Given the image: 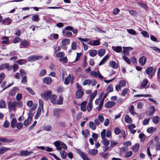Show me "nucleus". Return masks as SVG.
Here are the masks:
<instances>
[{"label": "nucleus", "mask_w": 160, "mask_h": 160, "mask_svg": "<svg viewBox=\"0 0 160 160\" xmlns=\"http://www.w3.org/2000/svg\"><path fill=\"white\" fill-rule=\"evenodd\" d=\"M156 71V68L154 69L152 67H150L146 69V74L148 75L149 78L151 79L154 76Z\"/></svg>", "instance_id": "nucleus-1"}, {"label": "nucleus", "mask_w": 160, "mask_h": 160, "mask_svg": "<svg viewBox=\"0 0 160 160\" xmlns=\"http://www.w3.org/2000/svg\"><path fill=\"white\" fill-rule=\"evenodd\" d=\"M43 57L40 55H32L28 57L27 59L29 62H33L41 59Z\"/></svg>", "instance_id": "nucleus-2"}, {"label": "nucleus", "mask_w": 160, "mask_h": 160, "mask_svg": "<svg viewBox=\"0 0 160 160\" xmlns=\"http://www.w3.org/2000/svg\"><path fill=\"white\" fill-rule=\"evenodd\" d=\"M52 92L50 90H47L41 94L42 97L44 99L49 98L52 94Z\"/></svg>", "instance_id": "nucleus-3"}, {"label": "nucleus", "mask_w": 160, "mask_h": 160, "mask_svg": "<svg viewBox=\"0 0 160 160\" xmlns=\"http://www.w3.org/2000/svg\"><path fill=\"white\" fill-rule=\"evenodd\" d=\"M90 74L91 76L94 77L95 78L98 77L101 79L104 78V77L102 75L99 71L98 70L97 72L92 71L90 72Z\"/></svg>", "instance_id": "nucleus-4"}, {"label": "nucleus", "mask_w": 160, "mask_h": 160, "mask_svg": "<svg viewBox=\"0 0 160 160\" xmlns=\"http://www.w3.org/2000/svg\"><path fill=\"white\" fill-rule=\"evenodd\" d=\"M8 106L9 110H16V102H8Z\"/></svg>", "instance_id": "nucleus-5"}, {"label": "nucleus", "mask_w": 160, "mask_h": 160, "mask_svg": "<svg viewBox=\"0 0 160 160\" xmlns=\"http://www.w3.org/2000/svg\"><path fill=\"white\" fill-rule=\"evenodd\" d=\"M109 93V92H106L104 94L103 98L102 99V100L99 106H98V107L97 108L98 110V111H100L101 110V109L102 108L103 106V105L104 100L105 98L108 96V94Z\"/></svg>", "instance_id": "nucleus-6"}, {"label": "nucleus", "mask_w": 160, "mask_h": 160, "mask_svg": "<svg viewBox=\"0 0 160 160\" xmlns=\"http://www.w3.org/2000/svg\"><path fill=\"white\" fill-rule=\"evenodd\" d=\"M147 61L146 57L143 56L140 58L139 60V62L141 66H144L146 63Z\"/></svg>", "instance_id": "nucleus-7"}, {"label": "nucleus", "mask_w": 160, "mask_h": 160, "mask_svg": "<svg viewBox=\"0 0 160 160\" xmlns=\"http://www.w3.org/2000/svg\"><path fill=\"white\" fill-rule=\"evenodd\" d=\"M28 18L29 19H32V20H38L39 19V16L37 15L26 16L23 17V19H25Z\"/></svg>", "instance_id": "nucleus-8"}, {"label": "nucleus", "mask_w": 160, "mask_h": 160, "mask_svg": "<svg viewBox=\"0 0 160 160\" xmlns=\"http://www.w3.org/2000/svg\"><path fill=\"white\" fill-rule=\"evenodd\" d=\"M53 115L57 118H60L61 115V109L56 108L54 109L53 112Z\"/></svg>", "instance_id": "nucleus-9"}, {"label": "nucleus", "mask_w": 160, "mask_h": 160, "mask_svg": "<svg viewBox=\"0 0 160 160\" xmlns=\"http://www.w3.org/2000/svg\"><path fill=\"white\" fill-rule=\"evenodd\" d=\"M0 141L2 142L10 143L14 142L15 141V140L13 139H8L7 138L2 137L0 138Z\"/></svg>", "instance_id": "nucleus-10"}, {"label": "nucleus", "mask_w": 160, "mask_h": 160, "mask_svg": "<svg viewBox=\"0 0 160 160\" xmlns=\"http://www.w3.org/2000/svg\"><path fill=\"white\" fill-rule=\"evenodd\" d=\"M115 104L116 103L115 102L109 101L105 103L104 106L107 108H110L114 106Z\"/></svg>", "instance_id": "nucleus-11"}, {"label": "nucleus", "mask_w": 160, "mask_h": 160, "mask_svg": "<svg viewBox=\"0 0 160 160\" xmlns=\"http://www.w3.org/2000/svg\"><path fill=\"white\" fill-rule=\"evenodd\" d=\"M84 92L81 89L78 90L76 94V97L77 98L80 99L83 95Z\"/></svg>", "instance_id": "nucleus-12"}, {"label": "nucleus", "mask_w": 160, "mask_h": 160, "mask_svg": "<svg viewBox=\"0 0 160 160\" xmlns=\"http://www.w3.org/2000/svg\"><path fill=\"white\" fill-rule=\"evenodd\" d=\"M61 143V141H57L54 142V145L58 151H60L62 149Z\"/></svg>", "instance_id": "nucleus-13"}, {"label": "nucleus", "mask_w": 160, "mask_h": 160, "mask_svg": "<svg viewBox=\"0 0 160 160\" xmlns=\"http://www.w3.org/2000/svg\"><path fill=\"white\" fill-rule=\"evenodd\" d=\"M57 98V96L53 94H51L49 99L52 103L54 104H56Z\"/></svg>", "instance_id": "nucleus-14"}, {"label": "nucleus", "mask_w": 160, "mask_h": 160, "mask_svg": "<svg viewBox=\"0 0 160 160\" xmlns=\"http://www.w3.org/2000/svg\"><path fill=\"white\" fill-rule=\"evenodd\" d=\"M52 82V79L49 77H45L43 79V82L47 84H50Z\"/></svg>", "instance_id": "nucleus-15"}, {"label": "nucleus", "mask_w": 160, "mask_h": 160, "mask_svg": "<svg viewBox=\"0 0 160 160\" xmlns=\"http://www.w3.org/2000/svg\"><path fill=\"white\" fill-rule=\"evenodd\" d=\"M10 148L4 147H0V154H3L8 151L10 150Z\"/></svg>", "instance_id": "nucleus-16"}, {"label": "nucleus", "mask_w": 160, "mask_h": 160, "mask_svg": "<svg viewBox=\"0 0 160 160\" xmlns=\"http://www.w3.org/2000/svg\"><path fill=\"white\" fill-rule=\"evenodd\" d=\"M140 147V145L138 143H136L132 147V150L135 152H138Z\"/></svg>", "instance_id": "nucleus-17"}, {"label": "nucleus", "mask_w": 160, "mask_h": 160, "mask_svg": "<svg viewBox=\"0 0 160 160\" xmlns=\"http://www.w3.org/2000/svg\"><path fill=\"white\" fill-rule=\"evenodd\" d=\"M97 91H94L92 94L90 95L89 100V102H92V101L95 96L97 94Z\"/></svg>", "instance_id": "nucleus-18"}, {"label": "nucleus", "mask_w": 160, "mask_h": 160, "mask_svg": "<svg viewBox=\"0 0 160 160\" xmlns=\"http://www.w3.org/2000/svg\"><path fill=\"white\" fill-rule=\"evenodd\" d=\"M109 66L112 68L114 69H117L118 68V65L117 63L113 61H111L110 62Z\"/></svg>", "instance_id": "nucleus-19"}, {"label": "nucleus", "mask_w": 160, "mask_h": 160, "mask_svg": "<svg viewBox=\"0 0 160 160\" xmlns=\"http://www.w3.org/2000/svg\"><path fill=\"white\" fill-rule=\"evenodd\" d=\"M112 48L113 50L117 52H120L122 50V48L120 46H112Z\"/></svg>", "instance_id": "nucleus-20"}, {"label": "nucleus", "mask_w": 160, "mask_h": 160, "mask_svg": "<svg viewBox=\"0 0 160 160\" xmlns=\"http://www.w3.org/2000/svg\"><path fill=\"white\" fill-rule=\"evenodd\" d=\"M17 90H18V88L17 87H14L10 92L9 93L10 95L12 96H14L16 94Z\"/></svg>", "instance_id": "nucleus-21"}, {"label": "nucleus", "mask_w": 160, "mask_h": 160, "mask_svg": "<svg viewBox=\"0 0 160 160\" xmlns=\"http://www.w3.org/2000/svg\"><path fill=\"white\" fill-rule=\"evenodd\" d=\"M32 117L28 116L27 119L25 120L24 122V125L25 126L28 125L31 122Z\"/></svg>", "instance_id": "nucleus-22"}, {"label": "nucleus", "mask_w": 160, "mask_h": 160, "mask_svg": "<svg viewBox=\"0 0 160 160\" xmlns=\"http://www.w3.org/2000/svg\"><path fill=\"white\" fill-rule=\"evenodd\" d=\"M17 123V120L15 118H13L11 122V127L12 128H14L16 126Z\"/></svg>", "instance_id": "nucleus-23"}, {"label": "nucleus", "mask_w": 160, "mask_h": 160, "mask_svg": "<svg viewBox=\"0 0 160 160\" xmlns=\"http://www.w3.org/2000/svg\"><path fill=\"white\" fill-rule=\"evenodd\" d=\"M97 51L96 50L93 49L90 51L89 52V55L92 57H94L96 55Z\"/></svg>", "instance_id": "nucleus-24"}, {"label": "nucleus", "mask_w": 160, "mask_h": 160, "mask_svg": "<svg viewBox=\"0 0 160 160\" xmlns=\"http://www.w3.org/2000/svg\"><path fill=\"white\" fill-rule=\"evenodd\" d=\"M29 44V42L27 40H23L22 41L20 45V47L21 48H22V47H21V45H22L25 47H27Z\"/></svg>", "instance_id": "nucleus-25"}, {"label": "nucleus", "mask_w": 160, "mask_h": 160, "mask_svg": "<svg viewBox=\"0 0 160 160\" xmlns=\"http://www.w3.org/2000/svg\"><path fill=\"white\" fill-rule=\"evenodd\" d=\"M105 50L104 49H99L98 52V55L100 57L103 56L105 53Z\"/></svg>", "instance_id": "nucleus-26"}, {"label": "nucleus", "mask_w": 160, "mask_h": 160, "mask_svg": "<svg viewBox=\"0 0 160 160\" xmlns=\"http://www.w3.org/2000/svg\"><path fill=\"white\" fill-rule=\"evenodd\" d=\"M87 102L86 101L83 102L81 104V110L85 111L86 110V105Z\"/></svg>", "instance_id": "nucleus-27"}, {"label": "nucleus", "mask_w": 160, "mask_h": 160, "mask_svg": "<svg viewBox=\"0 0 160 160\" xmlns=\"http://www.w3.org/2000/svg\"><path fill=\"white\" fill-rule=\"evenodd\" d=\"M89 127L93 130H95L96 128V125L92 121H90L89 123Z\"/></svg>", "instance_id": "nucleus-28"}, {"label": "nucleus", "mask_w": 160, "mask_h": 160, "mask_svg": "<svg viewBox=\"0 0 160 160\" xmlns=\"http://www.w3.org/2000/svg\"><path fill=\"white\" fill-rule=\"evenodd\" d=\"M63 98L61 96H60L59 97L58 99L56 101V104L57 105H62L63 103Z\"/></svg>", "instance_id": "nucleus-29"}, {"label": "nucleus", "mask_w": 160, "mask_h": 160, "mask_svg": "<svg viewBox=\"0 0 160 160\" xmlns=\"http://www.w3.org/2000/svg\"><path fill=\"white\" fill-rule=\"evenodd\" d=\"M123 53L125 54H127L129 51L132 49V48L130 47H123Z\"/></svg>", "instance_id": "nucleus-30"}, {"label": "nucleus", "mask_w": 160, "mask_h": 160, "mask_svg": "<svg viewBox=\"0 0 160 160\" xmlns=\"http://www.w3.org/2000/svg\"><path fill=\"white\" fill-rule=\"evenodd\" d=\"M156 130V128L155 127H151L147 129V132L149 133H151Z\"/></svg>", "instance_id": "nucleus-31"}, {"label": "nucleus", "mask_w": 160, "mask_h": 160, "mask_svg": "<svg viewBox=\"0 0 160 160\" xmlns=\"http://www.w3.org/2000/svg\"><path fill=\"white\" fill-rule=\"evenodd\" d=\"M125 121L127 123H130L132 122V121L130 117L128 115H127L125 116Z\"/></svg>", "instance_id": "nucleus-32"}, {"label": "nucleus", "mask_w": 160, "mask_h": 160, "mask_svg": "<svg viewBox=\"0 0 160 160\" xmlns=\"http://www.w3.org/2000/svg\"><path fill=\"white\" fill-rule=\"evenodd\" d=\"M62 44L67 45L70 44V40L69 39H63L62 41Z\"/></svg>", "instance_id": "nucleus-33"}, {"label": "nucleus", "mask_w": 160, "mask_h": 160, "mask_svg": "<svg viewBox=\"0 0 160 160\" xmlns=\"http://www.w3.org/2000/svg\"><path fill=\"white\" fill-rule=\"evenodd\" d=\"M129 112L132 115L136 114L137 113L134 111V108L133 105H131L129 108Z\"/></svg>", "instance_id": "nucleus-34"}, {"label": "nucleus", "mask_w": 160, "mask_h": 160, "mask_svg": "<svg viewBox=\"0 0 160 160\" xmlns=\"http://www.w3.org/2000/svg\"><path fill=\"white\" fill-rule=\"evenodd\" d=\"M108 58V55H106L102 59L101 61L99 63V65L101 66L107 60Z\"/></svg>", "instance_id": "nucleus-35"}, {"label": "nucleus", "mask_w": 160, "mask_h": 160, "mask_svg": "<svg viewBox=\"0 0 160 160\" xmlns=\"http://www.w3.org/2000/svg\"><path fill=\"white\" fill-rule=\"evenodd\" d=\"M88 153L91 155H95L98 153V151L97 149H92L89 151Z\"/></svg>", "instance_id": "nucleus-36"}, {"label": "nucleus", "mask_w": 160, "mask_h": 160, "mask_svg": "<svg viewBox=\"0 0 160 160\" xmlns=\"http://www.w3.org/2000/svg\"><path fill=\"white\" fill-rule=\"evenodd\" d=\"M62 32L63 35L66 37H69L72 36V33L71 32L69 31L65 32L64 30H63Z\"/></svg>", "instance_id": "nucleus-37"}, {"label": "nucleus", "mask_w": 160, "mask_h": 160, "mask_svg": "<svg viewBox=\"0 0 160 160\" xmlns=\"http://www.w3.org/2000/svg\"><path fill=\"white\" fill-rule=\"evenodd\" d=\"M160 118L158 116H156L153 118L152 121L154 123L157 124H158Z\"/></svg>", "instance_id": "nucleus-38"}, {"label": "nucleus", "mask_w": 160, "mask_h": 160, "mask_svg": "<svg viewBox=\"0 0 160 160\" xmlns=\"http://www.w3.org/2000/svg\"><path fill=\"white\" fill-rule=\"evenodd\" d=\"M27 62V61L26 59H20L18 60L17 61V62L20 65H22L23 64L26 63Z\"/></svg>", "instance_id": "nucleus-39"}, {"label": "nucleus", "mask_w": 160, "mask_h": 160, "mask_svg": "<svg viewBox=\"0 0 160 160\" xmlns=\"http://www.w3.org/2000/svg\"><path fill=\"white\" fill-rule=\"evenodd\" d=\"M71 80V75L70 74L69 75L68 77L65 79L64 83L65 85L68 84Z\"/></svg>", "instance_id": "nucleus-40"}, {"label": "nucleus", "mask_w": 160, "mask_h": 160, "mask_svg": "<svg viewBox=\"0 0 160 160\" xmlns=\"http://www.w3.org/2000/svg\"><path fill=\"white\" fill-rule=\"evenodd\" d=\"M65 55V53L63 52H58L56 55V57L58 58H61L64 57Z\"/></svg>", "instance_id": "nucleus-41"}, {"label": "nucleus", "mask_w": 160, "mask_h": 160, "mask_svg": "<svg viewBox=\"0 0 160 160\" xmlns=\"http://www.w3.org/2000/svg\"><path fill=\"white\" fill-rule=\"evenodd\" d=\"M132 152L131 151H128L125 154L124 157L126 158H129L132 156Z\"/></svg>", "instance_id": "nucleus-42"}, {"label": "nucleus", "mask_w": 160, "mask_h": 160, "mask_svg": "<svg viewBox=\"0 0 160 160\" xmlns=\"http://www.w3.org/2000/svg\"><path fill=\"white\" fill-rule=\"evenodd\" d=\"M6 107L5 102L3 100H0V108H5Z\"/></svg>", "instance_id": "nucleus-43"}, {"label": "nucleus", "mask_w": 160, "mask_h": 160, "mask_svg": "<svg viewBox=\"0 0 160 160\" xmlns=\"http://www.w3.org/2000/svg\"><path fill=\"white\" fill-rule=\"evenodd\" d=\"M102 139V142L105 146H107L109 144V141L107 139L105 138Z\"/></svg>", "instance_id": "nucleus-44"}, {"label": "nucleus", "mask_w": 160, "mask_h": 160, "mask_svg": "<svg viewBox=\"0 0 160 160\" xmlns=\"http://www.w3.org/2000/svg\"><path fill=\"white\" fill-rule=\"evenodd\" d=\"M42 128L45 131H49L51 130L52 127L50 125H48L44 126Z\"/></svg>", "instance_id": "nucleus-45"}, {"label": "nucleus", "mask_w": 160, "mask_h": 160, "mask_svg": "<svg viewBox=\"0 0 160 160\" xmlns=\"http://www.w3.org/2000/svg\"><path fill=\"white\" fill-rule=\"evenodd\" d=\"M41 109L39 108H38L37 112L36 113V114L35 115V116L34 117V119H38L39 117L41 115Z\"/></svg>", "instance_id": "nucleus-46"}, {"label": "nucleus", "mask_w": 160, "mask_h": 160, "mask_svg": "<svg viewBox=\"0 0 160 160\" xmlns=\"http://www.w3.org/2000/svg\"><path fill=\"white\" fill-rule=\"evenodd\" d=\"M9 67V64L8 63H4L2 64L0 66V70L7 68H8Z\"/></svg>", "instance_id": "nucleus-47"}, {"label": "nucleus", "mask_w": 160, "mask_h": 160, "mask_svg": "<svg viewBox=\"0 0 160 160\" xmlns=\"http://www.w3.org/2000/svg\"><path fill=\"white\" fill-rule=\"evenodd\" d=\"M77 48V45L76 42H72L71 43V49L73 50H75Z\"/></svg>", "instance_id": "nucleus-48"}, {"label": "nucleus", "mask_w": 160, "mask_h": 160, "mask_svg": "<svg viewBox=\"0 0 160 160\" xmlns=\"http://www.w3.org/2000/svg\"><path fill=\"white\" fill-rule=\"evenodd\" d=\"M60 154L62 158L63 159H65L67 158V154L64 150H63L60 152Z\"/></svg>", "instance_id": "nucleus-49"}, {"label": "nucleus", "mask_w": 160, "mask_h": 160, "mask_svg": "<svg viewBox=\"0 0 160 160\" xmlns=\"http://www.w3.org/2000/svg\"><path fill=\"white\" fill-rule=\"evenodd\" d=\"M20 155L22 156H26L28 155V151L27 150L21 151L19 152Z\"/></svg>", "instance_id": "nucleus-50"}, {"label": "nucleus", "mask_w": 160, "mask_h": 160, "mask_svg": "<svg viewBox=\"0 0 160 160\" xmlns=\"http://www.w3.org/2000/svg\"><path fill=\"white\" fill-rule=\"evenodd\" d=\"M91 80L89 79H87L85 80L82 83V85L85 86L87 85H90L91 83Z\"/></svg>", "instance_id": "nucleus-51"}, {"label": "nucleus", "mask_w": 160, "mask_h": 160, "mask_svg": "<svg viewBox=\"0 0 160 160\" xmlns=\"http://www.w3.org/2000/svg\"><path fill=\"white\" fill-rule=\"evenodd\" d=\"M113 88L112 85L110 84L107 88V91L109 92H112L113 91Z\"/></svg>", "instance_id": "nucleus-52"}, {"label": "nucleus", "mask_w": 160, "mask_h": 160, "mask_svg": "<svg viewBox=\"0 0 160 160\" xmlns=\"http://www.w3.org/2000/svg\"><path fill=\"white\" fill-rule=\"evenodd\" d=\"M92 108V102H88L87 107V110L88 112L90 111Z\"/></svg>", "instance_id": "nucleus-53"}, {"label": "nucleus", "mask_w": 160, "mask_h": 160, "mask_svg": "<svg viewBox=\"0 0 160 160\" xmlns=\"http://www.w3.org/2000/svg\"><path fill=\"white\" fill-rule=\"evenodd\" d=\"M53 48L54 49L53 54H56L61 50V47L60 46H54Z\"/></svg>", "instance_id": "nucleus-54"}, {"label": "nucleus", "mask_w": 160, "mask_h": 160, "mask_svg": "<svg viewBox=\"0 0 160 160\" xmlns=\"http://www.w3.org/2000/svg\"><path fill=\"white\" fill-rule=\"evenodd\" d=\"M150 48L152 50L156 52L160 53V49L156 47H150Z\"/></svg>", "instance_id": "nucleus-55"}, {"label": "nucleus", "mask_w": 160, "mask_h": 160, "mask_svg": "<svg viewBox=\"0 0 160 160\" xmlns=\"http://www.w3.org/2000/svg\"><path fill=\"white\" fill-rule=\"evenodd\" d=\"M23 125L22 122H19L17 123L16 127L18 129H21L23 127Z\"/></svg>", "instance_id": "nucleus-56"}, {"label": "nucleus", "mask_w": 160, "mask_h": 160, "mask_svg": "<svg viewBox=\"0 0 160 160\" xmlns=\"http://www.w3.org/2000/svg\"><path fill=\"white\" fill-rule=\"evenodd\" d=\"M118 143L117 141H114L113 140H111L110 141V147L111 148H113Z\"/></svg>", "instance_id": "nucleus-57"}, {"label": "nucleus", "mask_w": 160, "mask_h": 160, "mask_svg": "<svg viewBox=\"0 0 160 160\" xmlns=\"http://www.w3.org/2000/svg\"><path fill=\"white\" fill-rule=\"evenodd\" d=\"M120 129L118 127L115 128L114 130V132L116 135H118L121 133Z\"/></svg>", "instance_id": "nucleus-58"}, {"label": "nucleus", "mask_w": 160, "mask_h": 160, "mask_svg": "<svg viewBox=\"0 0 160 160\" xmlns=\"http://www.w3.org/2000/svg\"><path fill=\"white\" fill-rule=\"evenodd\" d=\"M0 22L2 24L9 25L11 23V21H0Z\"/></svg>", "instance_id": "nucleus-59"}, {"label": "nucleus", "mask_w": 160, "mask_h": 160, "mask_svg": "<svg viewBox=\"0 0 160 160\" xmlns=\"http://www.w3.org/2000/svg\"><path fill=\"white\" fill-rule=\"evenodd\" d=\"M127 31L129 34L132 35H134L136 34V32L132 29H128L127 30Z\"/></svg>", "instance_id": "nucleus-60"}, {"label": "nucleus", "mask_w": 160, "mask_h": 160, "mask_svg": "<svg viewBox=\"0 0 160 160\" xmlns=\"http://www.w3.org/2000/svg\"><path fill=\"white\" fill-rule=\"evenodd\" d=\"M77 152L82 158L86 154L80 149H77Z\"/></svg>", "instance_id": "nucleus-61"}, {"label": "nucleus", "mask_w": 160, "mask_h": 160, "mask_svg": "<svg viewBox=\"0 0 160 160\" xmlns=\"http://www.w3.org/2000/svg\"><path fill=\"white\" fill-rule=\"evenodd\" d=\"M21 41V39L20 38L17 37H16L13 40V42L14 43H16L20 42Z\"/></svg>", "instance_id": "nucleus-62"}, {"label": "nucleus", "mask_w": 160, "mask_h": 160, "mask_svg": "<svg viewBox=\"0 0 160 160\" xmlns=\"http://www.w3.org/2000/svg\"><path fill=\"white\" fill-rule=\"evenodd\" d=\"M128 89L127 88H125L122 92L121 94L122 96H124L128 93Z\"/></svg>", "instance_id": "nucleus-63"}, {"label": "nucleus", "mask_w": 160, "mask_h": 160, "mask_svg": "<svg viewBox=\"0 0 160 160\" xmlns=\"http://www.w3.org/2000/svg\"><path fill=\"white\" fill-rule=\"evenodd\" d=\"M119 85L121 87H124L126 86V82L124 80H121L119 82Z\"/></svg>", "instance_id": "nucleus-64"}]
</instances>
